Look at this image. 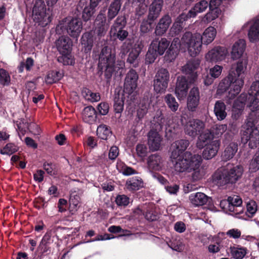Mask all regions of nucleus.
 I'll use <instances>...</instances> for the list:
<instances>
[{
    "label": "nucleus",
    "mask_w": 259,
    "mask_h": 259,
    "mask_svg": "<svg viewBox=\"0 0 259 259\" xmlns=\"http://www.w3.org/2000/svg\"><path fill=\"white\" fill-rule=\"evenodd\" d=\"M247 64V56H243L240 58L236 63L235 70H231L228 75L220 82L217 90L218 94H222L228 90L227 98L228 100L233 99L238 95L244 83V72Z\"/></svg>",
    "instance_id": "f257e3e1"
},
{
    "label": "nucleus",
    "mask_w": 259,
    "mask_h": 259,
    "mask_svg": "<svg viewBox=\"0 0 259 259\" xmlns=\"http://www.w3.org/2000/svg\"><path fill=\"white\" fill-rule=\"evenodd\" d=\"M202 158L200 155H192L189 152L185 153L183 159H179L174 164V169L178 172L193 171L192 178L197 181L203 177V171L200 169Z\"/></svg>",
    "instance_id": "f03ea898"
},
{
    "label": "nucleus",
    "mask_w": 259,
    "mask_h": 259,
    "mask_svg": "<svg viewBox=\"0 0 259 259\" xmlns=\"http://www.w3.org/2000/svg\"><path fill=\"white\" fill-rule=\"evenodd\" d=\"M115 50L111 46H105L101 50L99 58V67L105 70V75L110 78L114 71H118L124 66L123 61L115 64Z\"/></svg>",
    "instance_id": "7ed1b4c3"
},
{
    "label": "nucleus",
    "mask_w": 259,
    "mask_h": 259,
    "mask_svg": "<svg viewBox=\"0 0 259 259\" xmlns=\"http://www.w3.org/2000/svg\"><path fill=\"white\" fill-rule=\"evenodd\" d=\"M217 35V30L213 26H209L206 28L202 34L200 33H187L184 38L187 41H192L193 48L191 47V52L197 56L201 50L202 44L207 45L210 44L215 38Z\"/></svg>",
    "instance_id": "20e7f679"
},
{
    "label": "nucleus",
    "mask_w": 259,
    "mask_h": 259,
    "mask_svg": "<svg viewBox=\"0 0 259 259\" xmlns=\"http://www.w3.org/2000/svg\"><path fill=\"white\" fill-rule=\"evenodd\" d=\"M95 30L93 32L84 33L81 37V44L86 51L91 50L95 40L93 33H96L99 36L104 35L108 29V25L106 24V18L104 13H100L95 22Z\"/></svg>",
    "instance_id": "39448f33"
},
{
    "label": "nucleus",
    "mask_w": 259,
    "mask_h": 259,
    "mask_svg": "<svg viewBox=\"0 0 259 259\" xmlns=\"http://www.w3.org/2000/svg\"><path fill=\"white\" fill-rule=\"evenodd\" d=\"M190 33V32H186L182 36L181 40L179 38H174L167 50L165 56V59L169 62H171L176 58L178 52L179 50L183 51L187 50L189 54L192 57H195V54L191 52V47L193 48L192 41L191 40L186 41L184 38L185 35Z\"/></svg>",
    "instance_id": "423d86ee"
},
{
    "label": "nucleus",
    "mask_w": 259,
    "mask_h": 259,
    "mask_svg": "<svg viewBox=\"0 0 259 259\" xmlns=\"http://www.w3.org/2000/svg\"><path fill=\"white\" fill-rule=\"evenodd\" d=\"M82 28V22L79 19L66 18L59 22L56 27V32L61 34L66 30L70 36L77 38L80 35Z\"/></svg>",
    "instance_id": "0eeeda50"
},
{
    "label": "nucleus",
    "mask_w": 259,
    "mask_h": 259,
    "mask_svg": "<svg viewBox=\"0 0 259 259\" xmlns=\"http://www.w3.org/2000/svg\"><path fill=\"white\" fill-rule=\"evenodd\" d=\"M32 12L34 21L41 27L46 26L52 20V13L49 8L47 11L46 5L41 0L35 2Z\"/></svg>",
    "instance_id": "6e6552de"
},
{
    "label": "nucleus",
    "mask_w": 259,
    "mask_h": 259,
    "mask_svg": "<svg viewBox=\"0 0 259 259\" xmlns=\"http://www.w3.org/2000/svg\"><path fill=\"white\" fill-rule=\"evenodd\" d=\"M251 125V123H248L243 126L242 140L246 142L248 141L249 146L253 148L259 143V126L255 127Z\"/></svg>",
    "instance_id": "1a4fd4ad"
},
{
    "label": "nucleus",
    "mask_w": 259,
    "mask_h": 259,
    "mask_svg": "<svg viewBox=\"0 0 259 259\" xmlns=\"http://www.w3.org/2000/svg\"><path fill=\"white\" fill-rule=\"evenodd\" d=\"M169 78L168 71L163 68L160 69L155 75L154 89L158 93H164L168 86Z\"/></svg>",
    "instance_id": "9d476101"
},
{
    "label": "nucleus",
    "mask_w": 259,
    "mask_h": 259,
    "mask_svg": "<svg viewBox=\"0 0 259 259\" xmlns=\"http://www.w3.org/2000/svg\"><path fill=\"white\" fill-rule=\"evenodd\" d=\"M227 49L223 47H215L209 50L205 55L206 62L215 63L224 60L228 55Z\"/></svg>",
    "instance_id": "9b49d317"
},
{
    "label": "nucleus",
    "mask_w": 259,
    "mask_h": 259,
    "mask_svg": "<svg viewBox=\"0 0 259 259\" xmlns=\"http://www.w3.org/2000/svg\"><path fill=\"white\" fill-rule=\"evenodd\" d=\"M189 144V142L188 140H180L176 141L171 145L170 158L174 165L179 159H183L185 153L182 156L181 154L186 149Z\"/></svg>",
    "instance_id": "f8f14e48"
},
{
    "label": "nucleus",
    "mask_w": 259,
    "mask_h": 259,
    "mask_svg": "<svg viewBox=\"0 0 259 259\" xmlns=\"http://www.w3.org/2000/svg\"><path fill=\"white\" fill-rule=\"evenodd\" d=\"M204 127V123L197 119H190L184 125L186 134L192 137H195Z\"/></svg>",
    "instance_id": "ddd939ff"
},
{
    "label": "nucleus",
    "mask_w": 259,
    "mask_h": 259,
    "mask_svg": "<svg viewBox=\"0 0 259 259\" xmlns=\"http://www.w3.org/2000/svg\"><path fill=\"white\" fill-rule=\"evenodd\" d=\"M139 76L136 71L130 70L126 75L124 83V92L129 95L135 94L137 87Z\"/></svg>",
    "instance_id": "4468645a"
},
{
    "label": "nucleus",
    "mask_w": 259,
    "mask_h": 259,
    "mask_svg": "<svg viewBox=\"0 0 259 259\" xmlns=\"http://www.w3.org/2000/svg\"><path fill=\"white\" fill-rule=\"evenodd\" d=\"M249 27L248 37L251 42L259 40V18H254L245 23L242 27V29Z\"/></svg>",
    "instance_id": "2eb2a0df"
},
{
    "label": "nucleus",
    "mask_w": 259,
    "mask_h": 259,
    "mask_svg": "<svg viewBox=\"0 0 259 259\" xmlns=\"http://www.w3.org/2000/svg\"><path fill=\"white\" fill-rule=\"evenodd\" d=\"M98 0H90L88 3L86 0H80L78 4V9L83 8L82 18L84 21H88L92 17L95 12V8L98 5Z\"/></svg>",
    "instance_id": "dca6fc26"
},
{
    "label": "nucleus",
    "mask_w": 259,
    "mask_h": 259,
    "mask_svg": "<svg viewBox=\"0 0 259 259\" xmlns=\"http://www.w3.org/2000/svg\"><path fill=\"white\" fill-rule=\"evenodd\" d=\"M242 203L241 198L237 195L229 196L227 200H223L220 202L221 207L226 211L238 213L237 208Z\"/></svg>",
    "instance_id": "f3484780"
},
{
    "label": "nucleus",
    "mask_w": 259,
    "mask_h": 259,
    "mask_svg": "<svg viewBox=\"0 0 259 259\" xmlns=\"http://www.w3.org/2000/svg\"><path fill=\"white\" fill-rule=\"evenodd\" d=\"M248 101L250 110L252 111L259 108V81H254L248 93Z\"/></svg>",
    "instance_id": "a211bd4d"
},
{
    "label": "nucleus",
    "mask_w": 259,
    "mask_h": 259,
    "mask_svg": "<svg viewBox=\"0 0 259 259\" xmlns=\"http://www.w3.org/2000/svg\"><path fill=\"white\" fill-rule=\"evenodd\" d=\"M201 61L198 59L190 60L182 67V71L190 75V83H193L198 76L196 70L199 67Z\"/></svg>",
    "instance_id": "6ab92c4d"
},
{
    "label": "nucleus",
    "mask_w": 259,
    "mask_h": 259,
    "mask_svg": "<svg viewBox=\"0 0 259 259\" xmlns=\"http://www.w3.org/2000/svg\"><path fill=\"white\" fill-rule=\"evenodd\" d=\"M188 84L185 76H179L177 78L175 94L179 100H184L187 95Z\"/></svg>",
    "instance_id": "aec40b11"
},
{
    "label": "nucleus",
    "mask_w": 259,
    "mask_h": 259,
    "mask_svg": "<svg viewBox=\"0 0 259 259\" xmlns=\"http://www.w3.org/2000/svg\"><path fill=\"white\" fill-rule=\"evenodd\" d=\"M200 100L199 90L196 87L193 88L190 91L187 98V108L189 111H195L197 109Z\"/></svg>",
    "instance_id": "412c9836"
},
{
    "label": "nucleus",
    "mask_w": 259,
    "mask_h": 259,
    "mask_svg": "<svg viewBox=\"0 0 259 259\" xmlns=\"http://www.w3.org/2000/svg\"><path fill=\"white\" fill-rule=\"evenodd\" d=\"M189 18L188 15L185 13H182L179 15L176 19L170 29V33L173 35L179 34L182 31L185 26V21Z\"/></svg>",
    "instance_id": "4be33fe9"
},
{
    "label": "nucleus",
    "mask_w": 259,
    "mask_h": 259,
    "mask_svg": "<svg viewBox=\"0 0 259 259\" xmlns=\"http://www.w3.org/2000/svg\"><path fill=\"white\" fill-rule=\"evenodd\" d=\"M55 44L60 54L71 52L72 41L71 39L67 36L60 37L56 40Z\"/></svg>",
    "instance_id": "5701e85b"
},
{
    "label": "nucleus",
    "mask_w": 259,
    "mask_h": 259,
    "mask_svg": "<svg viewBox=\"0 0 259 259\" xmlns=\"http://www.w3.org/2000/svg\"><path fill=\"white\" fill-rule=\"evenodd\" d=\"M148 137V144L150 149L153 151L159 150L162 141V138L159 134L155 131L151 130Z\"/></svg>",
    "instance_id": "b1692460"
},
{
    "label": "nucleus",
    "mask_w": 259,
    "mask_h": 259,
    "mask_svg": "<svg viewBox=\"0 0 259 259\" xmlns=\"http://www.w3.org/2000/svg\"><path fill=\"white\" fill-rule=\"evenodd\" d=\"M147 164L150 170L160 171L164 167V161L160 156L152 154L148 158Z\"/></svg>",
    "instance_id": "393cba45"
},
{
    "label": "nucleus",
    "mask_w": 259,
    "mask_h": 259,
    "mask_svg": "<svg viewBox=\"0 0 259 259\" xmlns=\"http://www.w3.org/2000/svg\"><path fill=\"white\" fill-rule=\"evenodd\" d=\"M220 142L219 140H214L204 147L202 156L205 159H210L214 157L219 149Z\"/></svg>",
    "instance_id": "a878e982"
},
{
    "label": "nucleus",
    "mask_w": 259,
    "mask_h": 259,
    "mask_svg": "<svg viewBox=\"0 0 259 259\" xmlns=\"http://www.w3.org/2000/svg\"><path fill=\"white\" fill-rule=\"evenodd\" d=\"M163 0H154L150 5L148 20L153 21L159 16L163 6Z\"/></svg>",
    "instance_id": "bb28decb"
},
{
    "label": "nucleus",
    "mask_w": 259,
    "mask_h": 259,
    "mask_svg": "<svg viewBox=\"0 0 259 259\" xmlns=\"http://www.w3.org/2000/svg\"><path fill=\"white\" fill-rule=\"evenodd\" d=\"M169 45V42L166 38H161L153 40L150 47L161 56L163 55Z\"/></svg>",
    "instance_id": "cd10ccee"
},
{
    "label": "nucleus",
    "mask_w": 259,
    "mask_h": 259,
    "mask_svg": "<svg viewBox=\"0 0 259 259\" xmlns=\"http://www.w3.org/2000/svg\"><path fill=\"white\" fill-rule=\"evenodd\" d=\"M246 43L243 39H240L236 41L233 45L231 51V56L233 59H237L241 58L243 56L244 52L245 49Z\"/></svg>",
    "instance_id": "c85d7f7f"
},
{
    "label": "nucleus",
    "mask_w": 259,
    "mask_h": 259,
    "mask_svg": "<svg viewBox=\"0 0 259 259\" xmlns=\"http://www.w3.org/2000/svg\"><path fill=\"white\" fill-rule=\"evenodd\" d=\"M212 181L219 186L229 183L227 170L224 168L218 169L212 176Z\"/></svg>",
    "instance_id": "c756f323"
},
{
    "label": "nucleus",
    "mask_w": 259,
    "mask_h": 259,
    "mask_svg": "<svg viewBox=\"0 0 259 259\" xmlns=\"http://www.w3.org/2000/svg\"><path fill=\"white\" fill-rule=\"evenodd\" d=\"M171 23V17L168 15L163 16L157 24L155 33L157 35H162L167 30Z\"/></svg>",
    "instance_id": "7c9ffc66"
},
{
    "label": "nucleus",
    "mask_w": 259,
    "mask_h": 259,
    "mask_svg": "<svg viewBox=\"0 0 259 259\" xmlns=\"http://www.w3.org/2000/svg\"><path fill=\"white\" fill-rule=\"evenodd\" d=\"M246 99L245 95L241 94L235 101L233 106L232 117L233 118L237 119L241 114L245 105Z\"/></svg>",
    "instance_id": "2f4dec72"
},
{
    "label": "nucleus",
    "mask_w": 259,
    "mask_h": 259,
    "mask_svg": "<svg viewBox=\"0 0 259 259\" xmlns=\"http://www.w3.org/2000/svg\"><path fill=\"white\" fill-rule=\"evenodd\" d=\"M227 176L229 183H235L241 178L243 169L241 165H236L231 168H228Z\"/></svg>",
    "instance_id": "473e14b6"
},
{
    "label": "nucleus",
    "mask_w": 259,
    "mask_h": 259,
    "mask_svg": "<svg viewBox=\"0 0 259 259\" xmlns=\"http://www.w3.org/2000/svg\"><path fill=\"white\" fill-rule=\"evenodd\" d=\"M213 135L209 130H206L202 133L198 137L196 143V146L199 149L208 145L212 140Z\"/></svg>",
    "instance_id": "72a5a7b5"
},
{
    "label": "nucleus",
    "mask_w": 259,
    "mask_h": 259,
    "mask_svg": "<svg viewBox=\"0 0 259 259\" xmlns=\"http://www.w3.org/2000/svg\"><path fill=\"white\" fill-rule=\"evenodd\" d=\"M208 6L207 1L202 0L196 3L194 7L191 9L187 14L189 18L195 17L198 13L205 11Z\"/></svg>",
    "instance_id": "f704fd0d"
},
{
    "label": "nucleus",
    "mask_w": 259,
    "mask_h": 259,
    "mask_svg": "<svg viewBox=\"0 0 259 259\" xmlns=\"http://www.w3.org/2000/svg\"><path fill=\"white\" fill-rule=\"evenodd\" d=\"M192 204L195 206H201L206 203L208 197L204 193L197 192L191 194L189 197Z\"/></svg>",
    "instance_id": "c9c22d12"
},
{
    "label": "nucleus",
    "mask_w": 259,
    "mask_h": 259,
    "mask_svg": "<svg viewBox=\"0 0 259 259\" xmlns=\"http://www.w3.org/2000/svg\"><path fill=\"white\" fill-rule=\"evenodd\" d=\"M124 94L122 91L115 92L114 98V108L116 113H120L122 111L124 106Z\"/></svg>",
    "instance_id": "e433bc0d"
},
{
    "label": "nucleus",
    "mask_w": 259,
    "mask_h": 259,
    "mask_svg": "<svg viewBox=\"0 0 259 259\" xmlns=\"http://www.w3.org/2000/svg\"><path fill=\"white\" fill-rule=\"evenodd\" d=\"M121 3L120 0H114L108 9L107 17L109 21L112 20L118 14L120 10Z\"/></svg>",
    "instance_id": "4c0bfd02"
},
{
    "label": "nucleus",
    "mask_w": 259,
    "mask_h": 259,
    "mask_svg": "<svg viewBox=\"0 0 259 259\" xmlns=\"http://www.w3.org/2000/svg\"><path fill=\"white\" fill-rule=\"evenodd\" d=\"M226 106L221 101L216 102L214 106V112L219 120H224L227 116Z\"/></svg>",
    "instance_id": "58836bf2"
},
{
    "label": "nucleus",
    "mask_w": 259,
    "mask_h": 259,
    "mask_svg": "<svg viewBox=\"0 0 259 259\" xmlns=\"http://www.w3.org/2000/svg\"><path fill=\"white\" fill-rule=\"evenodd\" d=\"M82 115L83 120L87 123L92 124L96 120V110L92 106L85 107L82 111Z\"/></svg>",
    "instance_id": "ea45409f"
},
{
    "label": "nucleus",
    "mask_w": 259,
    "mask_h": 259,
    "mask_svg": "<svg viewBox=\"0 0 259 259\" xmlns=\"http://www.w3.org/2000/svg\"><path fill=\"white\" fill-rule=\"evenodd\" d=\"M126 186L128 190H138L143 187V182L140 177H133L126 181Z\"/></svg>",
    "instance_id": "a19ab883"
},
{
    "label": "nucleus",
    "mask_w": 259,
    "mask_h": 259,
    "mask_svg": "<svg viewBox=\"0 0 259 259\" xmlns=\"http://www.w3.org/2000/svg\"><path fill=\"white\" fill-rule=\"evenodd\" d=\"M142 47L140 45H135L134 47L131 50L127 62L130 64H133L135 66L138 63V57L141 53Z\"/></svg>",
    "instance_id": "79ce46f5"
},
{
    "label": "nucleus",
    "mask_w": 259,
    "mask_h": 259,
    "mask_svg": "<svg viewBox=\"0 0 259 259\" xmlns=\"http://www.w3.org/2000/svg\"><path fill=\"white\" fill-rule=\"evenodd\" d=\"M237 150V145L235 143H231L225 148V151L222 155V158L225 161L231 159L234 156Z\"/></svg>",
    "instance_id": "37998d69"
},
{
    "label": "nucleus",
    "mask_w": 259,
    "mask_h": 259,
    "mask_svg": "<svg viewBox=\"0 0 259 259\" xmlns=\"http://www.w3.org/2000/svg\"><path fill=\"white\" fill-rule=\"evenodd\" d=\"M232 256L235 259H242L247 253L245 247L239 245H234L230 247Z\"/></svg>",
    "instance_id": "c03bdc74"
},
{
    "label": "nucleus",
    "mask_w": 259,
    "mask_h": 259,
    "mask_svg": "<svg viewBox=\"0 0 259 259\" xmlns=\"http://www.w3.org/2000/svg\"><path fill=\"white\" fill-rule=\"evenodd\" d=\"M80 194L79 192H72L70 198V209L71 211H76L79 207Z\"/></svg>",
    "instance_id": "a18cd8bd"
},
{
    "label": "nucleus",
    "mask_w": 259,
    "mask_h": 259,
    "mask_svg": "<svg viewBox=\"0 0 259 259\" xmlns=\"http://www.w3.org/2000/svg\"><path fill=\"white\" fill-rule=\"evenodd\" d=\"M209 11L202 18V22L208 23L217 19L221 13V10L219 8L209 9Z\"/></svg>",
    "instance_id": "49530a36"
},
{
    "label": "nucleus",
    "mask_w": 259,
    "mask_h": 259,
    "mask_svg": "<svg viewBox=\"0 0 259 259\" xmlns=\"http://www.w3.org/2000/svg\"><path fill=\"white\" fill-rule=\"evenodd\" d=\"M63 77V73L59 71H52L48 73L45 80L47 83L52 84L59 81Z\"/></svg>",
    "instance_id": "de8ad7c7"
},
{
    "label": "nucleus",
    "mask_w": 259,
    "mask_h": 259,
    "mask_svg": "<svg viewBox=\"0 0 259 259\" xmlns=\"http://www.w3.org/2000/svg\"><path fill=\"white\" fill-rule=\"evenodd\" d=\"M116 168L120 172H121L124 175L128 176L136 173L134 169L126 165L121 160H117Z\"/></svg>",
    "instance_id": "09e8293b"
},
{
    "label": "nucleus",
    "mask_w": 259,
    "mask_h": 259,
    "mask_svg": "<svg viewBox=\"0 0 259 259\" xmlns=\"http://www.w3.org/2000/svg\"><path fill=\"white\" fill-rule=\"evenodd\" d=\"M111 134V130L106 125L101 124L97 129V135L101 139L107 140Z\"/></svg>",
    "instance_id": "8fccbe9b"
},
{
    "label": "nucleus",
    "mask_w": 259,
    "mask_h": 259,
    "mask_svg": "<svg viewBox=\"0 0 259 259\" xmlns=\"http://www.w3.org/2000/svg\"><path fill=\"white\" fill-rule=\"evenodd\" d=\"M61 56L58 57V61L64 65H72L74 63V60L71 54V52L61 53Z\"/></svg>",
    "instance_id": "3c124183"
},
{
    "label": "nucleus",
    "mask_w": 259,
    "mask_h": 259,
    "mask_svg": "<svg viewBox=\"0 0 259 259\" xmlns=\"http://www.w3.org/2000/svg\"><path fill=\"white\" fill-rule=\"evenodd\" d=\"M125 18L122 16H118L116 19L114 23L111 27L110 34H115L117 29L123 28L125 25Z\"/></svg>",
    "instance_id": "603ef678"
},
{
    "label": "nucleus",
    "mask_w": 259,
    "mask_h": 259,
    "mask_svg": "<svg viewBox=\"0 0 259 259\" xmlns=\"http://www.w3.org/2000/svg\"><path fill=\"white\" fill-rule=\"evenodd\" d=\"M83 96L91 102H98L100 100V95L99 93H93L88 89H84L82 91Z\"/></svg>",
    "instance_id": "864d4df0"
},
{
    "label": "nucleus",
    "mask_w": 259,
    "mask_h": 259,
    "mask_svg": "<svg viewBox=\"0 0 259 259\" xmlns=\"http://www.w3.org/2000/svg\"><path fill=\"white\" fill-rule=\"evenodd\" d=\"M165 101L171 111H176L178 110L179 104L171 95L167 94L165 97Z\"/></svg>",
    "instance_id": "5fc2aeb1"
},
{
    "label": "nucleus",
    "mask_w": 259,
    "mask_h": 259,
    "mask_svg": "<svg viewBox=\"0 0 259 259\" xmlns=\"http://www.w3.org/2000/svg\"><path fill=\"white\" fill-rule=\"evenodd\" d=\"M247 214L249 217H252L257 210V205L256 202L253 200H249L246 202Z\"/></svg>",
    "instance_id": "6e6d98bb"
},
{
    "label": "nucleus",
    "mask_w": 259,
    "mask_h": 259,
    "mask_svg": "<svg viewBox=\"0 0 259 259\" xmlns=\"http://www.w3.org/2000/svg\"><path fill=\"white\" fill-rule=\"evenodd\" d=\"M249 169L251 172H255L259 169V151L256 153L250 161Z\"/></svg>",
    "instance_id": "4d7b16f0"
},
{
    "label": "nucleus",
    "mask_w": 259,
    "mask_h": 259,
    "mask_svg": "<svg viewBox=\"0 0 259 259\" xmlns=\"http://www.w3.org/2000/svg\"><path fill=\"white\" fill-rule=\"evenodd\" d=\"M159 54L150 46L146 55V63L151 64L154 62Z\"/></svg>",
    "instance_id": "13d9d810"
},
{
    "label": "nucleus",
    "mask_w": 259,
    "mask_h": 259,
    "mask_svg": "<svg viewBox=\"0 0 259 259\" xmlns=\"http://www.w3.org/2000/svg\"><path fill=\"white\" fill-rule=\"evenodd\" d=\"M10 81L11 78L9 73L3 68L0 69V83L3 85H8Z\"/></svg>",
    "instance_id": "bf43d9fd"
},
{
    "label": "nucleus",
    "mask_w": 259,
    "mask_h": 259,
    "mask_svg": "<svg viewBox=\"0 0 259 259\" xmlns=\"http://www.w3.org/2000/svg\"><path fill=\"white\" fill-rule=\"evenodd\" d=\"M19 148L15 145L12 143H9L6 145V146L1 150V153L2 154L11 155L13 153L17 152Z\"/></svg>",
    "instance_id": "052dcab7"
},
{
    "label": "nucleus",
    "mask_w": 259,
    "mask_h": 259,
    "mask_svg": "<svg viewBox=\"0 0 259 259\" xmlns=\"http://www.w3.org/2000/svg\"><path fill=\"white\" fill-rule=\"evenodd\" d=\"M223 70V67L220 65H215L210 68L209 73L211 77L213 78H218L221 74Z\"/></svg>",
    "instance_id": "680f3d73"
},
{
    "label": "nucleus",
    "mask_w": 259,
    "mask_h": 259,
    "mask_svg": "<svg viewBox=\"0 0 259 259\" xmlns=\"http://www.w3.org/2000/svg\"><path fill=\"white\" fill-rule=\"evenodd\" d=\"M128 32L123 30V28L117 29L115 34H110L111 37L118 38L120 40H123L128 35Z\"/></svg>",
    "instance_id": "e2e57ef3"
},
{
    "label": "nucleus",
    "mask_w": 259,
    "mask_h": 259,
    "mask_svg": "<svg viewBox=\"0 0 259 259\" xmlns=\"http://www.w3.org/2000/svg\"><path fill=\"white\" fill-rule=\"evenodd\" d=\"M51 238V232H47L43 237L40 243V247L42 248V249L44 250V251H47V246L48 244L50 243Z\"/></svg>",
    "instance_id": "0e129e2a"
},
{
    "label": "nucleus",
    "mask_w": 259,
    "mask_h": 259,
    "mask_svg": "<svg viewBox=\"0 0 259 259\" xmlns=\"http://www.w3.org/2000/svg\"><path fill=\"white\" fill-rule=\"evenodd\" d=\"M137 155L141 158H144L147 154V148L144 144H139L136 146Z\"/></svg>",
    "instance_id": "69168bd1"
},
{
    "label": "nucleus",
    "mask_w": 259,
    "mask_h": 259,
    "mask_svg": "<svg viewBox=\"0 0 259 259\" xmlns=\"http://www.w3.org/2000/svg\"><path fill=\"white\" fill-rule=\"evenodd\" d=\"M116 203L119 206H126L130 202V199L124 195H119L116 197Z\"/></svg>",
    "instance_id": "338daca9"
},
{
    "label": "nucleus",
    "mask_w": 259,
    "mask_h": 259,
    "mask_svg": "<svg viewBox=\"0 0 259 259\" xmlns=\"http://www.w3.org/2000/svg\"><path fill=\"white\" fill-rule=\"evenodd\" d=\"M149 106V104H142L137 110V116L139 120L142 119L144 115L147 113L148 108Z\"/></svg>",
    "instance_id": "774afa93"
}]
</instances>
